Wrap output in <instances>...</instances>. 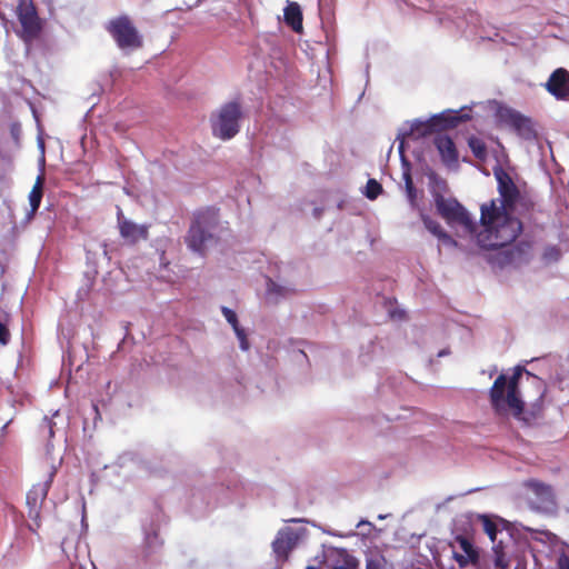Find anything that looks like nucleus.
<instances>
[{
  "label": "nucleus",
  "mask_w": 569,
  "mask_h": 569,
  "mask_svg": "<svg viewBox=\"0 0 569 569\" xmlns=\"http://www.w3.org/2000/svg\"><path fill=\"white\" fill-rule=\"evenodd\" d=\"M499 197L480 207L482 230L477 234L478 244L488 250H497L488 258L499 268L521 266L532 258V241L521 240L513 243L523 232V223L518 216L533 211L532 198L520 191L511 176L502 168L495 170Z\"/></svg>",
  "instance_id": "obj_1"
},
{
  "label": "nucleus",
  "mask_w": 569,
  "mask_h": 569,
  "mask_svg": "<svg viewBox=\"0 0 569 569\" xmlns=\"http://www.w3.org/2000/svg\"><path fill=\"white\" fill-rule=\"evenodd\" d=\"M543 395V381L520 366L510 377L500 373L489 390L490 405L497 415L503 416L510 410L516 419L527 425L542 416Z\"/></svg>",
  "instance_id": "obj_2"
},
{
  "label": "nucleus",
  "mask_w": 569,
  "mask_h": 569,
  "mask_svg": "<svg viewBox=\"0 0 569 569\" xmlns=\"http://www.w3.org/2000/svg\"><path fill=\"white\" fill-rule=\"evenodd\" d=\"M217 226V210L207 208L194 212L189 230L184 237L187 247L191 251L204 256L208 248L217 243L214 236Z\"/></svg>",
  "instance_id": "obj_3"
},
{
  "label": "nucleus",
  "mask_w": 569,
  "mask_h": 569,
  "mask_svg": "<svg viewBox=\"0 0 569 569\" xmlns=\"http://www.w3.org/2000/svg\"><path fill=\"white\" fill-rule=\"evenodd\" d=\"M243 110L239 100L223 103L210 117L212 134L221 140H230L240 131Z\"/></svg>",
  "instance_id": "obj_4"
},
{
  "label": "nucleus",
  "mask_w": 569,
  "mask_h": 569,
  "mask_svg": "<svg viewBox=\"0 0 569 569\" xmlns=\"http://www.w3.org/2000/svg\"><path fill=\"white\" fill-rule=\"evenodd\" d=\"M16 16L20 23L17 36L27 44L31 46L39 40L43 31L44 21L39 17L33 0H18Z\"/></svg>",
  "instance_id": "obj_5"
},
{
  "label": "nucleus",
  "mask_w": 569,
  "mask_h": 569,
  "mask_svg": "<svg viewBox=\"0 0 569 569\" xmlns=\"http://www.w3.org/2000/svg\"><path fill=\"white\" fill-rule=\"evenodd\" d=\"M107 31L120 49H138L142 47V37L128 16H119L109 21Z\"/></svg>",
  "instance_id": "obj_6"
},
{
  "label": "nucleus",
  "mask_w": 569,
  "mask_h": 569,
  "mask_svg": "<svg viewBox=\"0 0 569 569\" xmlns=\"http://www.w3.org/2000/svg\"><path fill=\"white\" fill-rule=\"evenodd\" d=\"M437 212L447 221V223H458L468 232L473 233L477 229L475 221L469 216L465 207L455 198H445L442 194L435 196Z\"/></svg>",
  "instance_id": "obj_7"
},
{
  "label": "nucleus",
  "mask_w": 569,
  "mask_h": 569,
  "mask_svg": "<svg viewBox=\"0 0 569 569\" xmlns=\"http://www.w3.org/2000/svg\"><path fill=\"white\" fill-rule=\"evenodd\" d=\"M497 117L502 124L512 129L520 138L525 140H533L537 138L532 119L519 111L509 107H501L497 111Z\"/></svg>",
  "instance_id": "obj_8"
},
{
  "label": "nucleus",
  "mask_w": 569,
  "mask_h": 569,
  "mask_svg": "<svg viewBox=\"0 0 569 569\" xmlns=\"http://www.w3.org/2000/svg\"><path fill=\"white\" fill-rule=\"evenodd\" d=\"M118 229L121 238L127 244L133 246L142 240L149 238V226L138 224L130 219H127L122 211L119 210L117 214Z\"/></svg>",
  "instance_id": "obj_9"
},
{
  "label": "nucleus",
  "mask_w": 569,
  "mask_h": 569,
  "mask_svg": "<svg viewBox=\"0 0 569 569\" xmlns=\"http://www.w3.org/2000/svg\"><path fill=\"white\" fill-rule=\"evenodd\" d=\"M56 472H57L56 468L53 466H51L48 470L47 479L41 483L34 485L27 493V503L29 506V516L30 517L39 516V508L48 496V492L53 482Z\"/></svg>",
  "instance_id": "obj_10"
},
{
  "label": "nucleus",
  "mask_w": 569,
  "mask_h": 569,
  "mask_svg": "<svg viewBox=\"0 0 569 569\" xmlns=\"http://www.w3.org/2000/svg\"><path fill=\"white\" fill-rule=\"evenodd\" d=\"M526 487L530 489L536 497L533 501L535 509L543 512H550L556 509L557 502L551 486L537 480H529L526 482Z\"/></svg>",
  "instance_id": "obj_11"
},
{
  "label": "nucleus",
  "mask_w": 569,
  "mask_h": 569,
  "mask_svg": "<svg viewBox=\"0 0 569 569\" xmlns=\"http://www.w3.org/2000/svg\"><path fill=\"white\" fill-rule=\"evenodd\" d=\"M432 142L440 156L441 162L448 168H457L459 163V152L452 138L446 133H437Z\"/></svg>",
  "instance_id": "obj_12"
},
{
  "label": "nucleus",
  "mask_w": 569,
  "mask_h": 569,
  "mask_svg": "<svg viewBox=\"0 0 569 569\" xmlns=\"http://www.w3.org/2000/svg\"><path fill=\"white\" fill-rule=\"evenodd\" d=\"M547 91L558 100L569 99V71L556 69L546 83Z\"/></svg>",
  "instance_id": "obj_13"
},
{
  "label": "nucleus",
  "mask_w": 569,
  "mask_h": 569,
  "mask_svg": "<svg viewBox=\"0 0 569 569\" xmlns=\"http://www.w3.org/2000/svg\"><path fill=\"white\" fill-rule=\"evenodd\" d=\"M430 118L433 122V127L436 128V130L442 131L453 129L458 127L461 122L470 120L471 117L469 113H461L459 111L447 110L438 114H435Z\"/></svg>",
  "instance_id": "obj_14"
},
{
  "label": "nucleus",
  "mask_w": 569,
  "mask_h": 569,
  "mask_svg": "<svg viewBox=\"0 0 569 569\" xmlns=\"http://www.w3.org/2000/svg\"><path fill=\"white\" fill-rule=\"evenodd\" d=\"M296 541L297 537L291 529L280 530L272 542L273 552L278 558L287 559Z\"/></svg>",
  "instance_id": "obj_15"
},
{
  "label": "nucleus",
  "mask_w": 569,
  "mask_h": 569,
  "mask_svg": "<svg viewBox=\"0 0 569 569\" xmlns=\"http://www.w3.org/2000/svg\"><path fill=\"white\" fill-rule=\"evenodd\" d=\"M456 541L459 543L460 548L463 550L466 556L460 553H455L453 559L458 563L460 568L467 567L469 563L477 565L479 561V553L473 548L471 541L465 536H457Z\"/></svg>",
  "instance_id": "obj_16"
},
{
  "label": "nucleus",
  "mask_w": 569,
  "mask_h": 569,
  "mask_svg": "<svg viewBox=\"0 0 569 569\" xmlns=\"http://www.w3.org/2000/svg\"><path fill=\"white\" fill-rule=\"evenodd\" d=\"M283 19L288 27L295 32L300 33L303 29L302 26V11L297 2H289L283 10Z\"/></svg>",
  "instance_id": "obj_17"
},
{
  "label": "nucleus",
  "mask_w": 569,
  "mask_h": 569,
  "mask_svg": "<svg viewBox=\"0 0 569 569\" xmlns=\"http://www.w3.org/2000/svg\"><path fill=\"white\" fill-rule=\"evenodd\" d=\"M436 128L433 127V122L431 118L426 121L415 120L411 123V127L408 131H406L407 137L417 136V138H425L433 132H436Z\"/></svg>",
  "instance_id": "obj_18"
},
{
  "label": "nucleus",
  "mask_w": 569,
  "mask_h": 569,
  "mask_svg": "<svg viewBox=\"0 0 569 569\" xmlns=\"http://www.w3.org/2000/svg\"><path fill=\"white\" fill-rule=\"evenodd\" d=\"M43 183H44V177L42 174L38 176L36 179V182L29 193V202H30L32 212H36L40 207L42 196H43Z\"/></svg>",
  "instance_id": "obj_19"
},
{
  "label": "nucleus",
  "mask_w": 569,
  "mask_h": 569,
  "mask_svg": "<svg viewBox=\"0 0 569 569\" xmlns=\"http://www.w3.org/2000/svg\"><path fill=\"white\" fill-rule=\"evenodd\" d=\"M468 146L478 160L485 161L487 159V146L482 139L471 136L468 138Z\"/></svg>",
  "instance_id": "obj_20"
},
{
  "label": "nucleus",
  "mask_w": 569,
  "mask_h": 569,
  "mask_svg": "<svg viewBox=\"0 0 569 569\" xmlns=\"http://www.w3.org/2000/svg\"><path fill=\"white\" fill-rule=\"evenodd\" d=\"M358 560L346 553L340 561L333 563L330 569H358Z\"/></svg>",
  "instance_id": "obj_21"
},
{
  "label": "nucleus",
  "mask_w": 569,
  "mask_h": 569,
  "mask_svg": "<svg viewBox=\"0 0 569 569\" xmlns=\"http://www.w3.org/2000/svg\"><path fill=\"white\" fill-rule=\"evenodd\" d=\"M381 192L382 186L376 179H369L366 186V197L370 200H375Z\"/></svg>",
  "instance_id": "obj_22"
},
{
  "label": "nucleus",
  "mask_w": 569,
  "mask_h": 569,
  "mask_svg": "<svg viewBox=\"0 0 569 569\" xmlns=\"http://www.w3.org/2000/svg\"><path fill=\"white\" fill-rule=\"evenodd\" d=\"M422 221L425 227L438 239L441 237V233L445 232V230L441 228L440 223L433 219H431L428 216L422 217Z\"/></svg>",
  "instance_id": "obj_23"
},
{
  "label": "nucleus",
  "mask_w": 569,
  "mask_h": 569,
  "mask_svg": "<svg viewBox=\"0 0 569 569\" xmlns=\"http://www.w3.org/2000/svg\"><path fill=\"white\" fill-rule=\"evenodd\" d=\"M387 559L382 555H375L367 559L366 569H386Z\"/></svg>",
  "instance_id": "obj_24"
},
{
  "label": "nucleus",
  "mask_w": 569,
  "mask_h": 569,
  "mask_svg": "<svg viewBox=\"0 0 569 569\" xmlns=\"http://www.w3.org/2000/svg\"><path fill=\"white\" fill-rule=\"evenodd\" d=\"M291 292H292L291 289H288L286 287L279 286L278 283H276L271 279L268 280V293L269 295H277V296H280V297H286V296H288Z\"/></svg>",
  "instance_id": "obj_25"
},
{
  "label": "nucleus",
  "mask_w": 569,
  "mask_h": 569,
  "mask_svg": "<svg viewBox=\"0 0 569 569\" xmlns=\"http://www.w3.org/2000/svg\"><path fill=\"white\" fill-rule=\"evenodd\" d=\"M10 136L16 146H20V140L22 136V127L19 121H13L9 126Z\"/></svg>",
  "instance_id": "obj_26"
},
{
  "label": "nucleus",
  "mask_w": 569,
  "mask_h": 569,
  "mask_svg": "<svg viewBox=\"0 0 569 569\" xmlns=\"http://www.w3.org/2000/svg\"><path fill=\"white\" fill-rule=\"evenodd\" d=\"M221 311H222L226 320L232 326L234 332L238 331L239 329H241V327L239 326V322H238L237 315L233 310H231L227 307H222Z\"/></svg>",
  "instance_id": "obj_27"
},
{
  "label": "nucleus",
  "mask_w": 569,
  "mask_h": 569,
  "mask_svg": "<svg viewBox=\"0 0 569 569\" xmlns=\"http://www.w3.org/2000/svg\"><path fill=\"white\" fill-rule=\"evenodd\" d=\"M483 530L489 536L491 541L496 540L497 532H498L497 526L493 521H491L487 517H485V519H483Z\"/></svg>",
  "instance_id": "obj_28"
},
{
  "label": "nucleus",
  "mask_w": 569,
  "mask_h": 569,
  "mask_svg": "<svg viewBox=\"0 0 569 569\" xmlns=\"http://www.w3.org/2000/svg\"><path fill=\"white\" fill-rule=\"evenodd\" d=\"M11 340V333L8 323L0 319V345L7 346Z\"/></svg>",
  "instance_id": "obj_29"
},
{
  "label": "nucleus",
  "mask_w": 569,
  "mask_h": 569,
  "mask_svg": "<svg viewBox=\"0 0 569 569\" xmlns=\"http://www.w3.org/2000/svg\"><path fill=\"white\" fill-rule=\"evenodd\" d=\"M406 190L410 201L413 203L416 199V188L409 172L405 173Z\"/></svg>",
  "instance_id": "obj_30"
},
{
  "label": "nucleus",
  "mask_w": 569,
  "mask_h": 569,
  "mask_svg": "<svg viewBox=\"0 0 569 569\" xmlns=\"http://www.w3.org/2000/svg\"><path fill=\"white\" fill-rule=\"evenodd\" d=\"M236 335H237V337L240 340L241 349L242 350H248L249 349V342H248L247 336L244 333V330L241 328L238 331H236Z\"/></svg>",
  "instance_id": "obj_31"
},
{
  "label": "nucleus",
  "mask_w": 569,
  "mask_h": 569,
  "mask_svg": "<svg viewBox=\"0 0 569 569\" xmlns=\"http://www.w3.org/2000/svg\"><path fill=\"white\" fill-rule=\"evenodd\" d=\"M557 569H569V556L561 553L557 560Z\"/></svg>",
  "instance_id": "obj_32"
},
{
  "label": "nucleus",
  "mask_w": 569,
  "mask_h": 569,
  "mask_svg": "<svg viewBox=\"0 0 569 569\" xmlns=\"http://www.w3.org/2000/svg\"><path fill=\"white\" fill-rule=\"evenodd\" d=\"M439 240H441L443 242V244H447V246L456 247L458 244L457 241L450 234H448L446 231L443 233H441V237L439 238Z\"/></svg>",
  "instance_id": "obj_33"
},
{
  "label": "nucleus",
  "mask_w": 569,
  "mask_h": 569,
  "mask_svg": "<svg viewBox=\"0 0 569 569\" xmlns=\"http://www.w3.org/2000/svg\"><path fill=\"white\" fill-rule=\"evenodd\" d=\"M407 138L406 132L397 137V140L399 141L398 150L401 156L405 153V143Z\"/></svg>",
  "instance_id": "obj_34"
},
{
  "label": "nucleus",
  "mask_w": 569,
  "mask_h": 569,
  "mask_svg": "<svg viewBox=\"0 0 569 569\" xmlns=\"http://www.w3.org/2000/svg\"><path fill=\"white\" fill-rule=\"evenodd\" d=\"M306 569H316L313 566H308Z\"/></svg>",
  "instance_id": "obj_35"
},
{
  "label": "nucleus",
  "mask_w": 569,
  "mask_h": 569,
  "mask_svg": "<svg viewBox=\"0 0 569 569\" xmlns=\"http://www.w3.org/2000/svg\"><path fill=\"white\" fill-rule=\"evenodd\" d=\"M496 566H497V567H499V566H500V561H499V560H497V561H496Z\"/></svg>",
  "instance_id": "obj_36"
}]
</instances>
